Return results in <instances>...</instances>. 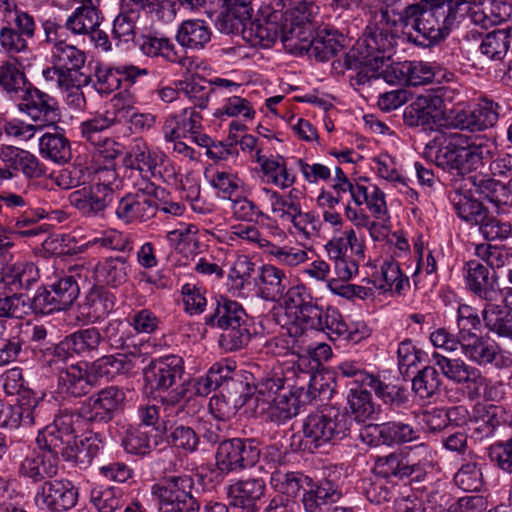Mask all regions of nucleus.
<instances>
[{"label": "nucleus", "instance_id": "obj_1", "mask_svg": "<svg viewBox=\"0 0 512 512\" xmlns=\"http://www.w3.org/2000/svg\"><path fill=\"white\" fill-rule=\"evenodd\" d=\"M391 28L390 24L382 22L381 17L379 21L370 23L357 46L345 53L343 62H333L334 68L343 66L356 70L357 74L352 78L356 85H364L371 79L381 78L382 69L394 64L390 63V58L401 39L398 31Z\"/></svg>", "mask_w": 512, "mask_h": 512}, {"label": "nucleus", "instance_id": "obj_2", "mask_svg": "<svg viewBox=\"0 0 512 512\" xmlns=\"http://www.w3.org/2000/svg\"><path fill=\"white\" fill-rule=\"evenodd\" d=\"M495 151L494 141H472L460 133H450L448 136H436L430 141L424 155L445 171L465 175L484 167Z\"/></svg>", "mask_w": 512, "mask_h": 512}, {"label": "nucleus", "instance_id": "obj_3", "mask_svg": "<svg viewBox=\"0 0 512 512\" xmlns=\"http://www.w3.org/2000/svg\"><path fill=\"white\" fill-rule=\"evenodd\" d=\"M211 311L204 317L205 325L222 329L219 345L228 352L244 348L251 340L248 316L237 301L220 296L211 303Z\"/></svg>", "mask_w": 512, "mask_h": 512}, {"label": "nucleus", "instance_id": "obj_4", "mask_svg": "<svg viewBox=\"0 0 512 512\" xmlns=\"http://www.w3.org/2000/svg\"><path fill=\"white\" fill-rule=\"evenodd\" d=\"M456 12L444 1L427 8L423 6L413 31L406 40L421 47H430L444 39L451 31Z\"/></svg>", "mask_w": 512, "mask_h": 512}, {"label": "nucleus", "instance_id": "obj_5", "mask_svg": "<svg viewBox=\"0 0 512 512\" xmlns=\"http://www.w3.org/2000/svg\"><path fill=\"white\" fill-rule=\"evenodd\" d=\"M258 399L261 397L269 404L267 414L272 422L277 424L285 423L296 416L300 408L301 389H292L285 386L282 377L263 378L256 386Z\"/></svg>", "mask_w": 512, "mask_h": 512}, {"label": "nucleus", "instance_id": "obj_6", "mask_svg": "<svg viewBox=\"0 0 512 512\" xmlns=\"http://www.w3.org/2000/svg\"><path fill=\"white\" fill-rule=\"evenodd\" d=\"M349 430L348 415L333 406L309 414L303 423V434L315 448L344 439Z\"/></svg>", "mask_w": 512, "mask_h": 512}, {"label": "nucleus", "instance_id": "obj_7", "mask_svg": "<svg viewBox=\"0 0 512 512\" xmlns=\"http://www.w3.org/2000/svg\"><path fill=\"white\" fill-rule=\"evenodd\" d=\"M318 7L311 2L300 1L282 12V43L291 53H302L314 30V17Z\"/></svg>", "mask_w": 512, "mask_h": 512}, {"label": "nucleus", "instance_id": "obj_8", "mask_svg": "<svg viewBox=\"0 0 512 512\" xmlns=\"http://www.w3.org/2000/svg\"><path fill=\"white\" fill-rule=\"evenodd\" d=\"M194 482L190 476L171 477L152 486L159 512H199L200 503L193 495Z\"/></svg>", "mask_w": 512, "mask_h": 512}, {"label": "nucleus", "instance_id": "obj_9", "mask_svg": "<svg viewBox=\"0 0 512 512\" xmlns=\"http://www.w3.org/2000/svg\"><path fill=\"white\" fill-rule=\"evenodd\" d=\"M254 439L233 438L221 441L216 451V466L224 473L253 467L260 459Z\"/></svg>", "mask_w": 512, "mask_h": 512}, {"label": "nucleus", "instance_id": "obj_10", "mask_svg": "<svg viewBox=\"0 0 512 512\" xmlns=\"http://www.w3.org/2000/svg\"><path fill=\"white\" fill-rule=\"evenodd\" d=\"M125 392L118 386H108L81 403L79 415L91 424H107L124 408Z\"/></svg>", "mask_w": 512, "mask_h": 512}, {"label": "nucleus", "instance_id": "obj_11", "mask_svg": "<svg viewBox=\"0 0 512 512\" xmlns=\"http://www.w3.org/2000/svg\"><path fill=\"white\" fill-rule=\"evenodd\" d=\"M143 373L152 391H168L184 381V363L181 357L168 355L152 360Z\"/></svg>", "mask_w": 512, "mask_h": 512}, {"label": "nucleus", "instance_id": "obj_12", "mask_svg": "<svg viewBox=\"0 0 512 512\" xmlns=\"http://www.w3.org/2000/svg\"><path fill=\"white\" fill-rule=\"evenodd\" d=\"M442 99L438 95H420L403 112V122L408 127L434 130L442 120Z\"/></svg>", "mask_w": 512, "mask_h": 512}, {"label": "nucleus", "instance_id": "obj_13", "mask_svg": "<svg viewBox=\"0 0 512 512\" xmlns=\"http://www.w3.org/2000/svg\"><path fill=\"white\" fill-rule=\"evenodd\" d=\"M20 111L26 113L34 121L55 125L60 120V111L57 100L49 94L34 87L31 83L20 96Z\"/></svg>", "mask_w": 512, "mask_h": 512}, {"label": "nucleus", "instance_id": "obj_14", "mask_svg": "<svg viewBox=\"0 0 512 512\" xmlns=\"http://www.w3.org/2000/svg\"><path fill=\"white\" fill-rule=\"evenodd\" d=\"M35 501L52 511H67L78 501V489L66 479L44 481L37 489Z\"/></svg>", "mask_w": 512, "mask_h": 512}, {"label": "nucleus", "instance_id": "obj_15", "mask_svg": "<svg viewBox=\"0 0 512 512\" xmlns=\"http://www.w3.org/2000/svg\"><path fill=\"white\" fill-rule=\"evenodd\" d=\"M158 213V201L151 194L138 190L127 193L118 201L115 214L124 223L146 222Z\"/></svg>", "mask_w": 512, "mask_h": 512}, {"label": "nucleus", "instance_id": "obj_16", "mask_svg": "<svg viewBox=\"0 0 512 512\" xmlns=\"http://www.w3.org/2000/svg\"><path fill=\"white\" fill-rule=\"evenodd\" d=\"M282 13L272 11L262 18L249 23H243V38L253 47L270 48L278 38L282 40Z\"/></svg>", "mask_w": 512, "mask_h": 512}, {"label": "nucleus", "instance_id": "obj_17", "mask_svg": "<svg viewBox=\"0 0 512 512\" xmlns=\"http://www.w3.org/2000/svg\"><path fill=\"white\" fill-rule=\"evenodd\" d=\"M423 6L417 0H382L380 17L382 22L400 28L406 39V33L413 31Z\"/></svg>", "mask_w": 512, "mask_h": 512}, {"label": "nucleus", "instance_id": "obj_18", "mask_svg": "<svg viewBox=\"0 0 512 512\" xmlns=\"http://www.w3.org/2000/svg\"><path fill=\"white\" fill-rule=\"evenodd\" d=\"M465 280L468 289L487 303L497 302L502 293L497 285V275L479 261L470 260L465 264Z\"/></svg>", "mask_w": 512, "mask_h": 512}, {"label": "nucleus", "instance_id": "obj_19", "mask_svg": "<svg viewBox=\"0 0 512 512\" xmlns=\"http://www.w3.org/2000/svg\"><path fill=\"white\" fill-rule=\"evenodd\" d=\"M498 104L484 99L472 110L456 111L451 117V125L470 132L483 131L493 127L498 121Z\"/></svg>", "mask_w": 512, "mask_h": 512}, {"label": "nucleus", "instance_id": "obj_20", "mask_svg": "<svg viewBox=\"0 0 512 512\" xmlns=\"http://www.w3.org/2000/svg\"><path fill=\"white\" fill-rule=\"evenodd\" d=\"M435 73L432 67L422 61H404L394 63L382 69L381 78L387 83H405L409 86H419L433 81Z\"/></svg>", "mask_w": 512, "mask_h": 512}, {"label": "nucleus", "instance_id": "obj_21", "mask_svg": "<svg viewBox=\"0 0 512 512\" xmlns=\"http://www.w3.org/2000/svg\"><path fill=\"white\" fill-rule=\"evenodd\" d=\"M431 357L433 364L442 375L456 384L472 383L479 386L484 383L485 379L481 372L461 358H450L439 352H434Z\"/></svg>", "mask_w": 512, "mask_h": 512}, {"label": "nucleus", "instance_id": "obj_22", "mask_svg": "<svg viewBox=\"0 0 512 512\" xmlns=\"http://www.w3.org/2000/svg\"><path fill=\"white\" fill-rule=\"evenodd\" d=\"M266 490L262 479L239 480L228 488L230 506L240 512H257V502L264 496Z\"/></svg>", "mask_w": 512, "mask_h": 512}, {"label": "nucleus", "instance_id": "obj_23", "mask_svg": "<svg viewBox=\"0 0 512 512\" xmlns=\"http://www.w3.org/2000/svg\"><path fill=\"white\" fill-rule=\"evenodd\" d=\"M306 485L301 499L305 512H321L324 505L335 503L342 497L339 485L329 478L318 482L310 478Z\"/></svg>", "mask_w": 512, "mask_h": 512}, {"label": "nucleus", "instance_id": "obj_24", "mask_svg": "<svg viewBox=\"0 0 512 512\" xmlns=\"http://www.w3.org/2000/svg\"><path fill=\"white\" fill-rule=\"evenodd\" d=\"M93 377L90 367L82 368L76 364L61 369L58 375L59 393L73 398L86 396L95 386Z\"/></svg>", "mask_w": 512, "mask_h": 512}, {"label": "nucleus", "instance_id": "obj_25", "mask_svg": "<svg viewBox=\"0 0 512 512\" xmlns=\"http://www.w3.org/2000/svg\"><path fill=\"white\" fill-rule=\"evenodd\" d=\"M39 280V270L32 262L6 264L1 271L0 288L12 294L30 289Z\"/></svg>", "mask_w": 512, "mask_h": 512}, {"label": "nucleus", "instance_id": "obj_26", "mask_svg": "<svg viewBox=\"0 0 512 512\" xmlns=\"http://www.w3.org/2000/svg\"><path fill=\"white\" fill-rule=\"evenodd\" d=\"M512 7L504 1L498 0H479L463 9V14H468L476 25L488 28L504 22L511 16Z\"/></svg>", "mask_w": 512, "mask_h": 512}, {"label": "nucleus", "instance_id": "obj_27", "mask_svg": "<svg viewBox=\"0 0 512 512\" xmlns=\"http://www.w3.org/2000/svg\"><path fill=\"white\" fill-rule=\"evenodd\" d=\"M130 255L109 256L97 263L94 279L100 286L117 288L128 280Z\"/></svg>", "mask_w": 512, "mask_h": 512}, {"label": "nucleus", "instance_id": "obj_28", "mask_svg": "<svg viewBox=\"0 0 512 512\" xmlns=\"http://www.w3.org/2000/svg\"><path fill=\"white\" fill-rule=\"evenodd\" d=\"M346 38L336 30L321 29L310 38L304 50L318 61H328L335 57L345 46Z\"/></svg>", "mask_w": 512, "mask_h": 512}, {"label": "nucleus", "instance_id": "obj_29", "mask_svg": "<svg viewBox=\"0 0 512 512\" xmlns=\"http://www.w3.org/2000/svg\"><path fill=\"white\" fill-rule=\"evenodd\" d=\"M68 200L71 206L86 217H94L102 213L114 201L93 185L84 186L71 192Z\"/></svg>", "mask_w": 512, "mask_h": 512}, {"label": "nucleus", "instance_id": "obj_30", "mask_svg": "<svg viewBox=\"0 0 512 512\" xmlns=\"http://www.w3.org/2000/svg\"><path fill=\"white\" fill-rule=\"evenodd\" d=\"M17 407L19 408L17 417V428L37 426L43 430L48 423L53 421L56 417V404L48 400H33L23 403L20 402Z\"/></svg>", "mask_w": 512, "mask_h": 512}, {"label": "nucleus", "instance_id": "obj_31", "mask_svg": "<svg viewBox=\"0 0 512 512\" xmlns=\"http://www.w3.org/2000/svg\"><path fill=\"white\" fill-rule=\"evenodd\" d=\"M0 158L7 168L20 171L28 178H38L45 173L38 158L29 151L14 146H5L0 151Z\"/></svg>", "mask_w": 512, "mask_h": 512}, {"label": "nucleus", "instance_id": "obj_32", "mask_svg": "<svg viewBox=\"0 0 512 512\" xmlns=\"http://www.w3.org/2000/svg\"><path fill=\"white\" fill-rule=\"evenodd\" d=\"M58 472V461L46 450L27 456L20 465V474L38 483L52 479Z\"/></svg>", "mask_w": 512, "mask_h": 512}, {"label": "nucleus", "instance_id": "obj_33", "mask_svg": "<svg viewBox=\"0 0 512 512\" xmlns=\"http://www.w3.org/2000/svg\"><path fill=\"white\" fill-rule=\"evenodd\" d=\"M254 285L258 295L263 299L276 301L283 296L286 289V275L275 266L264 265L254 277Z\"/></svg>", "mask_w": 512, "mask_h": 512}, {"label": "nucleus", "instance_id": "obj_34", "mask_svg": "<svg viewBox=\"0 0 512 512\" xmlns=\"http://www.w3.org/2000/svg\"><path fill=\"white\" fill-rule=\"evenodd\" d=\"M375 468L384 478L404 479L421 470L418 463L411 462L409 456L401 451H394L380 456L375 461Z\"/></svg>", "mask_w": 512, "mask_h": 512}, {"label": "nucleus", "instance_id": "obj_35", "mask_svg": "<svg viewBox=\"0 0 512 512\" xmlns=\"http://www.w3.org/2000/svg\"><path fill=\"white\" fill-rule=\"evenodd\" d=\"M222 10L217 24L224 33H233L239 30L243 22L252 17L253 0H221Z\"/></svg>", "mask_w": 512, "mask_h": 512}, {"label": "nucleus", "instance_id": "obj_36", "mask_svg": "<svg viewBox=\"0 0 512 512\" xmlns=\"http://www.w3.org/2000/svg\"><path fill=\"white\" fill-rule=\"evenodd\" d=\"M469 180L476 192L496 207L512 205V192L507 184L482 174L472 175Z\"/></svg>", "mask_w": 512, "mask_h": 512}, {"label": "nucleus", "instance_id": "obj_37", "mask_svg": "<svg viewBox=\"0 0 512 512\" xmlns=\"http://www.w3.org/2000/svg\"><path fill=\"white\" fill-rule=\"evenodd\" d=\"M36 441L41 450H46L50 455H54L57 461L59 455L67 461L74 460V456H76L77 435L39 431Z\"/></svg>", "mask_w": 512, "mask_h": 512}, {"label": "nucleus", "instance_id": "obj_38", "mask_svg": "<svg viewBox=\"0 0 512 512\" xmlns=\"http://www.w3.org/2000/svg\"><path fill=\"white\" fill-rule=\"evenodd\" d=\"M139 359L134 354L117 353L98 358L90 364L94 377H113L116 374L131 373Z\"/></svg>", "mask_w": 512, "mask_h": 512}, {"label": "nucleus", "instance_id": "obj_39", "mask_svg": "<svg viewBox=\"0 0 512 512\" xmlns=\"http://www.w3.org/2000/svg\"><path fill=\"white\" fill-rule=\"evenodd\" d=\"M482 318L485 327L499 338L512 341V310L506 306L486 303Z\"/></svg>", "mask_w": 512, "mask_h": 512}, {"label": "nucleus", "instance_id": "obj_40", "mask_svg": "<svg viewBox=\"0 0 512 512\" xmlns=\"http://www.w3.org/2000/svg\"><path fill=\"white\" fill-rule=\"evenodd\" d=\"M211 29L205 21L199 19L186 20L178 28L176 40L189 49H202L211 40Z\"/></svg>", "mask_w": 512, "mask_h": 512}, {"label": "nucleus", "instance_id": "obj_41", "mask_svg": "<svg viewBox=\"0 0 512 512\" xmlns=\"http://www.w3.org/2000/svg\"><path fill=\"white\" fill-rule=\"evenodd\" d=\"M29 84L24 69L17 60L0 63V89L8 96H20Z\"/></svg>", "mask_w": 512, "mask_h": 512}, {"label": "nucleus", "instance_id": "obj_42", "mask_svg": "<svg viewBox=\"0 0 512 512\" xmlns=\"http://www.w3.org/2000/svg\"><path fill=\"white\" fill-rule=\"evenodd\" d=\"M69 351L80 357H91L103 341L102 334L96 327L79 329L64 338Z\"/></svg>", "mask_w": 512, "mask_h": 512}, {"label": "nucleus", "instance_id": "obj_43", "mask_svg": "<svg viewBox=\"0 0 512 512\" xmlns=\"http://www.w3.org/2000/svg\"><path fill=\"white\" fill-rule=\"evenodd\" d=\"M41 155L58 164L67 163L71 157V146L69 140L59 132H46L39 140Z\"/></svg>", "mask_w": 512, "mask_h": 512}, {"label": "nucleus", "instance_id": "obj_44", "mask_svg": "<svg viewBox=\"0 0 512 512\" xmlns=\"http://www.w3.org/2000/svg\"><path fill=\"white\" fill-rule=\"evenodd\" d=\"M100 25L99 11L92 0H84L67 18L65 27L73 34H88L92 28Z\"/></svg>", "mask_w": 512, "mask_h": 512}, {"label": "nucleus", "instance_id": "obj_45", "mask_svg": "<svg viewBox=\"0 0 512 512\" xmlns=\"http://www.w3.org/2000/svg\"><path fill=\"white\" fill-rule=\"evenodd\" d=\"M364 388H350L348 394V404L351 415L359 423H364L368 420H373L375 415L379 413L372 400L371 393Z\"/></svg>", "mask_w": 512, "mask_h": 512}, {"label": "nucleus", "instance_id": "obj_46", "mask_svg": "<svg viewBox=\"0 0 512 512\" xmlns=\"http://www.w3.org/2000/svg\"><path fill=\"white\" fill-rule=\"evenodd\" d=\"M115 305V296L103 286L93 287L86 296L87 317L95 322L108 315Z\"/></svg>", "mask_w": 512, "mask_h": 512}, {"label": "nucleus", "instance_id": "obj_47", "mask_svg": "<svg viewBox=\"0 0 512 512\" xmlns=\"http://www.w3.org/2000/svg\"><path fill=\"white\" fill-rule=\"evenodd\" d=\"M382 444L392 446L418 439V431L407 421L395 419L379 425Z\"/></svg>", "mask_w": 512, "mask_h": 512}, {"label": "nucleus", "instance_id": "obj_48", "mask_svg": "<svg viewBox=\"0 0 512 512\" xmlns=\"http://www.w3.org/2000/svg\"><path fill=\"white\" fill-rule=\"evenodd\" d=\"M461 349L469 359L479 365L492 363L499 353L498 345L494 341L477 335L467 342H462Z\"/></svg>", "mask_w": 512, "mask_h": 512}, {"label": "nucleus", "instance_id": "obj_49", "mask_svg": "<svg viewBox=\"0 0 512 512\" xmlns=\"http://www.w3.org/2000/svg\"><path fill=\"white\" fill-rule=\"evenodd\" d=\"M442 378L435 365H427L417 372L412 380V389L421 399H431L439 394Z\"/></svg>", "mask_w": 512, "mask_h": 512}, {"label": "nucleus", "instance_id": "obj_50", "mask_svg": "<svg viewBox=\"0 0 512 512\" xmlns=\"http://www.w3.org/2000/svg\"><path fill=\"white\" fill-rule=\"evenodd\" d=\"M452 204L462 220L474 225L482 223L488 211L481 201L458 192L453 196Z\"/></svg>", "mask_w": 512, "mask_h": 512}, {"label": "nucleus", "instance_id": "obj_51", "mask_svg": "<svg viewBox=\"0 0 512 512\" xmlns=\"http://www.w3.org/2000/svg\"><path fill=\"white\" fill-rule=\"evenodd\" d=\"M309 480V477L299 472L277 469L272 472L270 483L282 496L286 495L287 497L294 498L301 489H304L305 484H307Z\"/></svg>", "mask_w": 512, "mask_h": 512}, {"label": "nucleus", "instance_id": "obj_52", "mask_svg": "<svg viewBox=\"0 0 512 512\" xmlns=\"http://www.w3.org/2000/svg\"><path fill=\"white\" fill-rule=\"evenodd\" d=\"M256 160L260 164L262 172L268 176L275 185L281 188H287L295 182V176L289 173L283 157L278 156L276 159H269L262 156L260 150H257Z\"/></svg>", "mask_w": 512, "mask_h": 512}, {"label": "nucleus", "instance_id": "obj_53", "mask_svg": "<svg viewBox=\"0 0 512 512\" xmlns=\"http://www.w3.org/2000/svg\"><path fill=\"white\" fill-rule=\"evenodd\" d=\"M269 194V201L273 213L280 218H289L300 214V190L292 188L286 195H281L277 191L265 189Z\"/></svg>", "mask_w": 512, "mask_h": 512}, {"label": "nucleus", "instance_id": "obj_54", "mask_svg": "<svg viewBox=\"0 0 512 512\" xmlns=\"http://www.w3.org/2000/svg\"><path fill=\"white\" fill-rule=\"evenodd\" d=\"M212 84L203 77H192L179 83V91L184 94L195 107L204 109L207 107L209 97L213 92Z\"/></svg>", "mask_w": 512, "mask_h": 512}, {"label": "nucleus", "instance_id": "obj_55", "mask_svg": "<svg viewBox=\"0 0 512 512\" xmlns=\"http://www.w3.org/2000/svg\"><path fill=\"white\" fill-rule=\"evenodd\" d=\"M22 299L27 308L25 311V317L30 313L48 315L54 311L62 310L59 307L55 296H53V291L50 287L49 289L46 287H39L33 298L22 294Z\"/></svg>", "mask_w": 512, "mask_h": 512}, {"label": "nucleus", "instance_id": "obj_56", "mask_svg": "<svg viewBox=\"0 0 512 512\" xmlns=\"http://www.w3.org/2000/svg\"><path fill=\"white\" fill-rule=\"evenodd\" d=\"M510 38L508 28L490 32L482 39L480 51L487 59L502 60L508 52Z\"/></svg>", "mask_w": 512, "mask_h": 512}, {"label": "nucleus", "instance_id": "obj_57", "mask_svg": "<svg viewBox=\"0 0 512 512\" xmlns=\"http://www.w3.org/2000/svg\"><path fill=\"white\" fill-rule=\"evenodd\" d=\"M33 351L37 361L43 367L49 368H58L59 365L66 363L71 355L64 339L59 343H50L48 346H35Z\"/></svg>", "mask_w": 512, "mask_h": 512}, {"label": "nucleus", "instance_id": "obj_58", "mask_svg": "<svg viewBox=\"0 0 512 512\" xmlns=\"http://www.w3.org/2000/svg\"><path fill=\"white\" fill-rule=\"evenodd\" d=\"M85 61L84 51L66 42L52 49V63L58 68L82 69Z\"/></svg>", "mask_w": 512, "mask_h": 512}, {"label": "nucleus", "instance_id": "obj_59", "mask_svg": "<svg viewBox=\"0 0 512 512\" xmlns=\"http://www.w3.org/2000/svg\"><path fill=\"white\" fill-rule=\"evenodd\" d=\"M369 388L374 391L385 404L391 407H401L408 402L407 390L402 386L390 385L382 382L375 376L369 385Z\"/></svg>", "mask_w": 512, "mask_h": 512}, {"label": "nucleus", "instance_id": "obj_60", "mask_svg": "<svg viewBox=\"0 0 512 512\" xmlns=\"http://www.w3.org/2000/svg\"><path fill=\"white\" fill-rule=\"evenodd\" d=\"M317 300L307 287L296 285L290 287L285 293L284 306L296 317L305 312Z\"/></svg>", "mask_w": 512, "mask_h": 512}, {"label": "nucleus", "instance_id": "obj_61", "mask_svg": "<svg viewBox=\"0 0 512 512\" xmlns=\"http://www.w3.org/2000/svg\"><path fill=\"white\" fill-rule=\"evenodd\" d=\"M475 255L486 262V266L499 269L508 265L512 260V249L505 246H493L491 244H478L475 247Z\"/></svg>", "mask_w": 512, "mask_h": 512}, {"label": "nucleus", "instance_id": "obj_62", "mask_svg": "<svg viewBox=\"0 0 512 512\" xmlns=\"http://www.w3.org/2000/svg\"><path fill=\"white\" fill-rule=\"evenodd\" d=\"M325 307L319 305L318 300L305 312L294 317L289 333L293 337L301 336L307 330H314L321 323Z\"/></svg>", "mask_w": 512, "mask_h": 512}, {"label": "nucleus", "instance_id": "obj_63", "mask_svg": "<svg viewBox=\"0 0 512 512\" xmlns=\"http://www.w3.org/2000/svg\"><path fill=\"white\" fill-rule=\"evenodd\" d=\"M127 167L139 171H151L155 167V161L151 157L150 150L142 139H135L129 152L124 158Z\"/></svg>", "mask_w": 512, "mask_h": 512}, {"label": "nucleus", "instance_id": "obj_64", "mask_svg": "<svg viewBox=\"0 0 512 512\" xmlns=\"http://www.w3.org/2000/svg\"><path fill=\"white\" fill-rule=\"evenodd\" d=\"M458 335L462 342L469 341L476 336L481 328V320L476 311L469 305L462 304L457 310Z\"/></svg>", "mask_w": 512, "mask_h": 512}]
</instances>
